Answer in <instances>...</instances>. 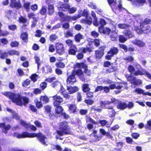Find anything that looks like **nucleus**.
Masks as SVG:
<instances>
[{"label":"nucleus","instance_id":"f257e3e1","mask_svg":"<svg viewBox=\"0 0 151 151\" xmlns=\"http://www.w3.org/2000/svg\"><path fill=\"white\" fill-rule=\"evenodd\" d=\"M1 94L10 99L13 103L19 106H22L23 105L26 106L29 101L28 98L26 97H22L19 93L6 91L2 92Z\"/></svg>","mask_w":151,"mask_h":151},{"label":"nucleus","instance_id":"f03ea898","mask_svg":"<svg viewBox=\"0 0 151 151\" xmlns=\"http://www.w3.org/2000/svg\"><path fill=\"white\" fill-rule=\"evenodd\" d=\"M59 130L57 131L58 135L62 136L65 134H70L71 133L70 128L68 122L66 121L61 122L59 125Z\"/></svg>","mask_w":151,"mask_h":151},{"label":"nucleus","instance_id":"7ed1b4c3","mask_svg":"<svg viewBox=\"0 0 151 151\" xmlns=\"http://www.w3.org/2000/svg\"><path fill=\"white\" fill-rule=\"evenodd\" d=\"M20 53L18 51L14 50H10L7 52L4 51L2 52L0 50V58L1 59H4L7 58L9 55L13 56L16 55H19Z\"/></svg>","mask_w":151,"mask_h":151},{"label":"nucleus","instance_id":"20e7f679","mask_svg":"<svg viewBox=\"0 0 151 151\" xmlns=\"http://www.w3.org/2000/svg\"><path fill=\"white\" fill-rule=\"evenodd\" d=\"M94 48L93 47H81L79 49V51L80 52L78 53L76 55L77 58L78 60H81L84 57L83 54L86 53L87 52L90 53L93 51V50Z\"/></svg>","mask_w":151,"mask_h":151},{"label":"nucleus","instance_id":"39448f33","mask_svg":"<svg viewBox=\"0 0 151 151\" xmlns=\"http://www.w3.org/2000/svg\"><path fill=\"white\" fill-rule=\"evenodd\" d=\"M110 104V102L106 103L103 102L101 106V108L103 109H111V110L108 111V114L110 117H114L116 115V112L112 106H108Z\"/></svg>","mask_w":151,"mask_h":151},{"label":"nucleus","instance_id":"423d86ee","mask_svg":"<svg viewBox=\"0 0 151 151\" xmlns=\"http://www.w3.org/2000/svg\"><path fill=\"white\" fill-rule=\"evenodd\" d=\"M106 48L105 45L100 46L99 50H97L95 51V57L97 59H100L101 58L104 54V51Z\"/></svg>","mask_w":151,"mask_h":151},{"label":"nucleus","instance_id":"0eeeda50","mask_svg":"<svg viewBox=\"0 0 151 151\" xmlns=\"http://www.w3.org/2000/svg\"><path fill=\"white\" fill-rule=\"evenodd\" d=\"M33 133H29L26 131L23 132L22 134H18L16 132L13 133L14 137H17L18 139L23 138H33Z\"/></svg>","mask_w":151,"mask_h":151},{"label":"nucleus","instance_id":"6e6552de","mask_svg":"<svg viewBox=\"0 0 151 151\" xmlns=\"http://www.w3.org/2000/svg\"><path fill=\"white\" fill-rule=\"evenodd\" d=\"M119 52V50L117 47H113L111 48L108 52L107 54L105 56L106 58L108 60H110L111 57L116 55Z\"/></svg>","mask_w":151,"mask_h":151},{"label":"nucleus","instance_id":"1a4fd4ad","mask_svg":"<svg viewBox=\"0 0 151 151\" xmlns=\"http://www.w3.org/2000/svg\"><path fill=\"white\" fill-rule=\"evenodd\" d=\"M55 48L56 53L59 55H62L65 52V48L62 43H56L55 45Z\"/></svg>","mask_w":151,"mask_h":151},{"label":"nucleus","instance_id":"9d476101","mask_svg":"<svg viewBox=\"0 0 151 151\" xmlns=\"http://www.w3.org/2000/svg\"><path fill=\"white\" fill-rule=\"evenodd\" d=\"M127 81H129L131 84H133L135 85L138 86L142 83L141 80H137L136 78L132 75L131 74H130L127 77Z\"/></svg>","mask_w":151,"mask_h":151},{"label":"nucleus","instance_id":"9b49d317","mask_svg":"<svg viewBox=\"0 0 151 151\" xmlns=\"http://www.w3.org/2000/svg\"><path fill=\"white\" fill-rule=\"evenodd\" d=\"M70 7V6L68 4L59 1L57 8L60 11L64 12H68V10L69 9V7Z\"/></svg>","mask_w":151,"mask_h":151},{"label":"nucleus","instance_id":"f8f14e48","mask_svg":"<svg viewBox=\"0 0 151 151\" xmlns=\"http://www.w3.org/2000/svg\"><path fill=\"white\" fill-rule=\"evenodd\" d=\"M76 78L75 76V72H72L70 75L68 76L66 80L68 84L72 85L76 82Z\"/></svg>","mask_w":151,"mask_h":151},{"label":"nucleus","instance_id":"ddd939ff","mask_svg":"<svg viewBox=\"0 0 151 151\" xmlns=\"http://www.w3.org/2000/svg\"><path fill=\"white\" fill-rule=\"evenodd\" d=\"M36 137H37V139L42 144L44 145H46V142L45 141L46 137L44 135H42V133L40 132L34 133L33 138Z\"/></svg>","mask_w":151,"mask_h":151},{"label":"nucleus","instance_id":"4468645a","mask_svg":"<svg viewBox=\"0 0 151 151\" xmlns=\"http://www.w3.org/2000/svg\"><path fill=\"white\" fill-rule=\"evenodd\" d=\"M136 67L137 68V71H135L134 74L136 76H142L145 75V70L143 69L141 65L138 63L136 64Z\"/></svg>","mask_w":151,"mask_h":151},{"label":"nucleus","instance_id":"2eb2a0df","mask_svg":"<svg viewBox=\"0 0 151 151\" xmlns=\"http://www.w3.org/2000/svg\"><path fill=\"white\" fill-rule=\"evenodd\" d=\"M52 97L53 101V105H60L63 101V98L57 94L54 96Z\"/></svg>","mask_w":151,"mask_h":151},{"label":"nucleus","instance_id":"dca6fc26","mask_svg":"<svg viewBox=\"0 0 151 151\" xmlns=\"http://www.w3.org/2000/svg\"><path fill=\"white\" fill-rule=\"evenodd\" d=\"M9 5L11 7L16 8L17 9H19L22 7V4L20 0H18L17 1L16 0H11Z\"/></svg>","mask_w":151,"mask_h":151},{"label":"nucleus","instance_id":"f3484780","mask_svg":"<svg viewBox=\"0 0 151 151\" xmlns=\"http://www.w3.org/2000/svg\"><path fill=\"white\" fill-rule=\"evenodd\" d=\"M68 111L70 114H76L78 112V108L76 105L74 104H68Z\"/></svg>","mask_w":151,"mask_h":151},{"label":"nucleus","instance_id":"a211bd4d","mask_svg":"<svg viewBox=\"0 0 151 151\" xmlns=\"http://www.w3.org/2000/svg\"><path fill=\"white\" fill-rule=\"evenodd\" d=\"M98 31L101 34L108 35L110 34L111 30L108 27H99L98 28Z\"/></svg>","mask_w":151,"mask_h":151},{"label":"nucleus","instance_id":"6ab92c4d","mask_svg":"<svg viewBox=\"0 0 151 151\" xmlns=\"http://www.w3.org/2000/svg\"><path fill=\"white\" fill-rule=\"evenodd\" d=\"M58 14L60 18V20L61 22H65L70 21V16L65 15V14L62 12H59Z\"/></svg>","mask_w":151,"mask_h":151},{"label":"nucleus","instance_id":"aec40b11","mask_svg":"<svg viewBox=\"0 0 151 151\" xmlns=\"http://www.w3.org/2000/svg\"><path fill=\"white\" fill-rule=\"evenodd\" d=\"M0 128L2 129L3 132L6 134L7 133L8 131L10 129L11 126L9 124H7L6 126L4 122L1 123H0Z\"/></svg>","mask_w":151,"mask_h":151},{"label":"nucleus","instance_id":"412c9836","mask_svg":"<svg viewBox=\"0 0 151 151\" xmlns=\"http://www.w3.org/2000/svg\"><path fill=\"white\" fill-rule=\"evenodd\" d=\"M78 51L77 46L75 45H73L71 47H69L68 52V54L70 55H76Z\"/></svg>","mask_w":151,"mask_h":151},{"label":"nucleus","instance_id":"4be33fe9","mask_svg":"<svg viewBox=\"0 0 151 151\" xmlns=\"http://www.w3.org/2000/svg\"><path fill=\"white\" fill-rule=\"evenodd\" d=\"M140 27H141V28H139L138 27H136L135 28V30L138 34H142L143 33L145 34H147L150 32V30L148 27L145 29H142V28H143L142 26Z\"/></svg>","mask_w":151,"mask_h":151},{"label":"nucleus","instance_id":"5701e85b","mask_svg":"<svg viewBox=\"0 0 151 151\" xmlns=\"http://www.w3.org/2000/svg\"><path fill=\"white\" fill-rule=\"evenodd\" d=\"M117 108L118 109L124 110L127 108V104L125 102H122L119 100H117Z\"/></svg>","mask_w":151,"mask_h":151},{"label":"nucleus","instance_id":"b1692460","mask_svg":"<svg viewBox=\"0 0 151 151\" xmlns=\"http://www.w3.org/2000/svg\"><path fill=\"white\" fill-rule=\"evenodd\" d=\"M132 42L134 45L140 47H143L145 45L144 42L139 40L135 39L132 40Z\"/></svg>","mask_w":151,"mask_h":151},{"label":"nucleus","instance_id":"393cba45","mask_svg":"<svg viewBox=\"0 0 151 151\" xmlns=\"http://www.w3.org/2000/svg\"><path fill=\"white\" fill-rule=\"evenodd\" d=\"M107 1L113 11H115L117 9L116 0H107Z\"/></svg>","mask_w":151,"mask_h":151},{"label":"nucleus","instance_id":"a878e982","mask_svg":"<svg viewBox=\"0 0 151 151\" xmlns=\"http://www.w3.org/2000/svg\"><path fill=\"white\" fill-rule=\"evenodd\" d=\"M28 35L27 32H23L21 34L20 38L24 43H27L28 41Z\"/></svg>","mask_w":151,"mask_h":151},{"label":"nucleus","instance_id":"bb28decb","mask_svg":"<svg viewBox=\"0 0 151 151\" xmlns=\"http://www.w3.org/2000/svg\"><path fill=\"white\" fill-rule=\"evenodd\" d=\"M83 39V35L80 33H78L75 35L74 40L76 43H78L80 42L81 40Z\"/></svg>","mask_w":151,"mask_h":151},{"label":"nucleus","instance_id":"cd10ccee","mask_svg":"<svg viewBox=\"0 0 151 151\" xmlns=\"http://www.w3.org/2000/svg\"><path fill=\"white\" fill-rule=\"evenodd\" d=\"M100 132L103 135L106 136V137L110 139L113 138V137L109 132H106L105 130L103 129H99Z\"/></svg>","mask_w":151,"mask_h":151},{"label":"nucleus","instance_id":"c85d7f7f","mask_svg":"<svg viewBox=\"0 0 151 151\" xmlns=\"http://www.w3.org/2000/svg\"><path fill=\"white\" fill-rule=\"evenodd\" d=\"M67 90L68 91V93L70 94L76 92L78 90V88L76 86H67Z\"/></svg>","mask_w":151,"mask_h":151},{"label":"nucleus","instance_id":"c756f323","mask_svg":"<svg viewBox=\"0 0 151 151\" xmlns=\"http://www.w3.org/2000/svg\"><path fill=\"white\" fill-rule=\"evenodd\" d=\"M124 35L128 38L132 37H133L132 33L129 28L126 29L123 32Z\"/></svg>","mask_w":151,"mask_h":151},{"label":"nucleus","instance_id":"7c9ffc66","mask_svg":"<svg viewBox=\"0 0 151 151\" xmlns=\"http://www.w3.org/2000/svg\"><path fill=\"white\" fill-rule=\"evenodd\" d=\"M53 106L55 107V111L56 114H59L62 113L63 111V109L60 105H53Z\"/></svg>","mask_w":151,"mask_h":151},{"label":"nucleus","instance_id":"2f4dec72","mask_svg":"<svg viewBox=\"0 0 151 151\" xmlns=\"http://www.w3.org/2000/svg\"><path fill=\"white\" fill-rule=\"evenodd\" d=\"M118 68L116 66H111V68L106 69V73H110L113 72H115L117 71Z\"/></svg>","mask_w":151,"mask_h":151},{"label":"nucleus","instance_id":"473e14b6","mask_svg":"<svg viewBox=\"0 0 151 151\" xmlns=\"http://www.w3.org/2000/svg\"><path fill=\"white\" fill-rule=\"evenodd\" d=\"M40 100L43 102V104H46L48 103L50 101L49 98L46 95L41 96L40 97Z\"/></svg>","mask_w":151,"mask_h":151},{"label":"nucleus","instance_id":"72a5a7b5","mask_svg":"<svg viewBox=\"0 0 151 151\" xmlns=\"http://www.w3.org/2000/svg\"><path fill=\"white\" fill-rule=\"evenodd\" d=\"M47 9L48 13L49 15H52L54 12V6L53 4L48 6Z\"/></svg>","mask_w":151,"mask_h":151},{"label":"nucleus","instance_id":"f704fd0d","mask_svg":"<svg viewBox=\"0 0 151 151\" xmlns=\"http://www.w3.org/2000/svg\"><path fill=\"white\" fill-rule=\"evenodd\" d=\"M92 19L90 17H88L87 19H84L81 20V22L83 24H85L88 25H91L92 23L91 21Z\"/></svg>","mask_w":151,"mask_h":151},{"label":"nucleus","instance_id":"c9c22d12","mask_svg":"<svg viewBox=\"0 0 151 151\" xmlns=\"http://www.w3.org/2000/svg\"><path fill=\"white\" fill-rule=\"evenodd\" d=\"M91 15L93 17L94 19L93 24L96 26L99 25V22L97 21V18L96 17V15L95 12L93 11L91 12Z\"/></svg>","mask_w":151,"mask_h":151},{"label":"nucleus","instance_id":"e433bc0d","mask_svg":"<svg viewBox=\"0 0 151 151\" xmlns=\"http://www.w3.org/2000/svg\"><path fill=\"white\" fill-rule=\"evenodd\" d=\"M118 28L122 29H126L132 27L129 24H125L124 23L119 24L118 25Z\"/></svg>","mask_w":151,"mask_h":151},{"label":"nucleus","instance_id":"4c0bfd02","mask_svg":"<svg viewBox=\"0 0 151 151\" xmlns=\"http://www.w3.org/2000/svg\"><path fill=\"white\" fill-rule=\"evenodd\" d=\"M151 24V19L148 18H145L143 21L140 23V26H142V28L145 25Z\"/></svg>","mask_w":151,"mask_h":151},{"label":"nucleus","instance_id":"58836bf2","mask_svg":"<svg viewBox=\"0 0 151 151\" xmlns=\"http://www.w3.org/2000/svg\"><path fill=\"white\" fill-rule=\"evenodd\" d=\"M122 84H123L125 86V89H128V87L127 86V82L119 83V84L118 86H116L115 88L117 89H121L123 87V86L122 85Z\"/></svg>","mask_w":151,"mask_h":151},{"label":"nucleus","instance_id":"ea45409f","mask_svg":"<svg viewBox=\"0 0 151 151\" xmlns=\"http://www.w3.org/2000/svg\"><path fill=\"white\" fill-rule=\"evenodd\" d=\"M82 87L83 91L85 93H87L90 91L91 89L88 83L83 84Z\"/></svg>","mask_w":151,"mask_h":151},{"label":"nucleus","instance_id":"a19ab883","mask_svg":"<svg viewBox=\"0 0 151 151\" xmlns=\"http://www.w3.org/2000/svg\"><path fill=\"white\" fill-rule=\"evenodd\" d=\"M30 2H24L23 4L24 8L28 12L30 11Z\"/></svg>","mask_w":151,"mask_h":151},{"label":"nucleus","instance_id":"79ce46f5","mask_svg":"<svg viewBox=\"0 0 151 151\" xmlns=\"http://www.w3.org/2000/svg\"><path fill=\"white\" fill-rule=\"evenodd\" d=\"M123 143L122 142H117L116 143V146L119 148H115L114 150L117 151H121L123 145Z\"/></svg>","mask_w":151,"mask_h":151},{"label":"nucleus","instance_id":"37998d69","mask_svg":"<svg viewBox=\"0 0 151 151\" xmlns=\"http://www.w3.org/2000/svg\"><path fill=\"white\" fill-rule=\"evenodd\" d=\"M55 65L58 68H63L65 67V64L62 61H58L55 63Z\"/></svg>","mask_w":151,"mask_h":151},{"label":"nucleus","instance_id":"c03bdc74","mask_svg":"<svg viewBox=\"0 0 151 151\" xmlns=\"http://www.w3.org/2000/svg\"><path fill=\"white\" fill-rule=\"evenodd\" d=\"M83 68H84L83 72L87 75L90 76L91 73V71L88 69V66L86 64H83Z\"/></svg>","mask_w":151,"mask_h":151},{"label":"nucleus","instance_id":"a18cd8bd","mask_svg":"<svg viewBox=\"0 0 151 151\" xmlns=\"http://www.w3.org/2000/svg\"><path fill=\"white\" fill-rule=\"evenodd\" d=\"M128 38L124 35H121L119 36V40L120 42L124 43L127 40Z\"/></svg>","mask_w":151,"mask_h":151},{"label":"nucleus","instance_id":"49530a36","mask_svg":"<svg viewBox=\"0 0 151 151\" xmlns=\"http://www.w3.org/2000/svg\"><path fill=\"white\" fill-rule=\"evenodd\" d=\"M35 102L36 106L37 109H40L43 106V104L40 100V101H39L37 99L35 101Z\"/></svg>","mask_w":151,"mask_h":151},{"label":"nucleus","instance_id":"de8ad7c7","mask_svg":"<svg viewBox=\"0 0 151 151\" xmlns=\"http://www.w3.org/2000/svg\"><path fill=\"white\" fill-rule=\"evenodd\" d=\"M94 45L96 47H99L100 45V40L98 39H95L92 41Z\"/></svg>","mask_w":151,"mask_h":151},{"label":"nucleus","instance_id":"09e8293b","mask_svg":"<svg viewBox=\"0 0 151 151\" xmlns=\"http://www.w3.org/2000/svg\"><path fill=\"white\" fill-rule=\"evenodd\" d=\"M27 21V20L26 18L22 16H21L18 19V21L20 23L24 24L26 23Z\"/></svg>","mask_w":151,"mask_h":151},{"label":"nucleus","instance_id":"8fccbe9b","mask_svg":"<svg viewBox=\"0 0 151 151\" xmlns=\"http://www.w3.org/2000/svg\"><path fill=\"white\" fill-rule=\"evenodd\" d=\"M19 45V43L18 41H14L11 42L10 46L12 47H17Z\"/></svg>","mask_w":151,"mask_h":151},{"label":"nucleus","instance_id":"3c124183","mask_svg":"<svg viewBox=\"0 0 151 151\" xmlns=\"http://www.w3.org/2000/svg\"><path fill=\"white\" fill-rule=\"evenodd\" d=\"M65 37H73V31L68 30L66 31L65 33Z\"/></svg>","mask_w":151,"mask_h":151},{"label":"nucleus","instance_id":"603ef678","mask_svg":"<svg viewBox=\"0 0 151 151\" xmlns=\"http://www.w3.org/2000/svg\"><path fill=\"white\" fill-rule=\"evenodd\" d=\"M46 71L45 72L44 70V68L43 67L42 68V69H43V70H42V72H45V73L47 74L49 73H51L52 71V68L50 66L47 65L46 66Z\"/></svg>","mask_w":151,"mask_h":151},{"label":"nucleus","instance_id":"864d4df0","mask_svg":"<svg viewBox=\"0 0 151 151\" xmlns=\"http://www.w3.org/2000/svg\"><path fill=\"white\" fill-rule=\"evenodd\" d=\"M81 13H79L78 14H75L72 17L70 16V21L72 20H76L78 18L81 17Z\"/></svg>","mask_w":151,"mask_h":151},{"label":"nucleus","instance_id":"5fc2aeb1","mask_svg":"<svg viewBox=\"0 0 151 151\" xmlns=\"http://www.w3.org/2000/svg\"><path fill=\"white\" fill-rule=\"evenodd\" d=\"M30 82L29 79H27L22 83V85L23 87H26L30 84Z\"/></svg>","mask_w":151,"mask_h":151},{"label":"nucleus","instance_id":"6e6d98bb","mask_svg":"<svg viewBox=\"0 0 151 151\" xmlns=\"http://www.w3.org/2000/svg\"><path fill=\"white\" fill-rule=\"evenodd\" d=\"M58 38V37L55 34H52L49 37L50 40L51 42L55 41Z\"/></svg>","mask_w":151,"mask_h":151},{"label":"nucleus","instance_id":"4d7b16f0","mask_svg":"<svg viewBox=\"0 0 151 151\" xmlns=\"http://www.w3.org/2000/svg\"><path fill=\"white\" fill-rule=\"evenodd\" d=\"M47 87V83L45 82H42L40 85V88L42 90H44Z\"/></svg>","mask_w":151,"mask_h":151},{"label":"nucleus","instance_id":"13d9d810","mask_svg":"<svg viewBox=\"0 0 151 151\" xmlns=\"http://www.w3.org/2000/svg\"><path fill=\"white\" fill-rule=\"evenodd\" d=\"M47 12V9L45 6L42 7L40 10V13L42 15H44Z\"/></svg>","mask_w":151,"mask_h":151},{"label":"nucleus","instance_id":"bf43d9fd","mask_svg":"<svg viewBox=\"0 0 151 151\" xmlns=\"http://www.w3.org/2000/svg\"><path fill=\"white\" fill-rule=\"evenodd\" d=\"M97 131L95 130H94L92 132L94 137L96 138V140L98 141L101 138V137L100 136H98L97 134Z\"/></svg>","mask_w":151,"mask_h":151},{"label":"nucleus","instance_id":"052dcab7","mask_svg":"<svg viewBox=\"0 0 151 151\" xmlns=\"http://www.w3.org/2000/svg\"><path fill=\"white\" fill-rule=\"evenodd\" d=\"M69 9L68 10V12L70 14H72L74 13L77 10L76 8L75 7H69Z\"/></svg>","mask_w":151,"mask_h":151},{"label":"nucleus","instance_id":"680f3d73","mask_svg":"<svg viewBox=\"0 0 151 151\" xmlns=\"http://www.w3.org/2000/svg\"><path fill=\"white\" fill-rule=\"evenodd\" d=\"M124 60L127 62H131L133 61L134 58L132 56H129L124 58Z\"/></svg>","mask_w":151,"mask_h":151},{"label":"nucleus","instance_id":"e2e57ef3","mask_svg":"<svg viewBox=\"0 0 151 151\" xmlns=\"http://www.w3.org/2000/svg\"><path fill=\"white\" fill-rule=\"evenodd\" d=\"M99 25H101L100 27H104V25L106 24V22L105 19L103 18H101L100 19L99 22Z\"/></svg>","mask_w":151,"mask_h":151},{"label":"nucleus","instance_id":"0e129e2a","mask_svg":"<svg viewBox=\"0 0 151 151\" xmlns=\"http://www.w3.org/2000/svg\"><path fill=\"white\" fill-rule=\"evenodd\" d=\"M133 91L134 92H136L139 94H142L144 95V90L139 88H136Z\"/></svg>","mask_w":151,"mask_h":151},{"label":"nucleus","instance_id":"69168bd1","mask_svg":"<svg viewBox=\"0 0 151 151\" xmlns=\"http://www.w3.org/2000/svg\"><path fill=\"white\" fill-rule=\"evenodd\" d=\"M81 16L85 17L86 18L88 19V12L86 9H84L81 14Z\"/></svg>","mask_w":151,"mask_h":151},{"label":"nucleus","instance_id":"338daca9","mask_svg":"<svg viewBox=\"0 0 151 151\" xmlns=\"http://www.w3.org/2000/svg\"><path fill=\"white\" fill-rule=\"evenodd\" d=\"M45 111L47 113H50L51 112V107L49 105H47L44 107Z\"/></svg>","mask_w":151,"mask_h":151},{"label":"nucleus","instance_id":"774afa93","mask_svg":"<svg viewBox=\"0 0 151 151\" xmlns=\"http://www.w3.org/2000/svg\"><path fill=\"white\" fill-rule=\"evenodd\" d=\"M84 102L87 105H91L94 103L93 100H92V99H85L84 100Z\"/></svg>","mask_w":151,"mask_h":151}]
</instances>
